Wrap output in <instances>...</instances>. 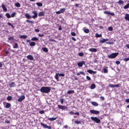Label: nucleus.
<instances>
[{
  "mask_svg": "<svg viewBox=\"0 0 129 129\" xmlns=\"http://www.w3.org/2000/svg\"><path fill=\"white\" fill-rule=\"evenodd\" d=\"M51 90V88L49 87H43L40 89V91L43 93H48Z\"/></svg>",
  "mask_w": 129,
  "mask_h": 129,
  "instance_id": "1",
  "label": "nucleus"
},
{
  "mask_svg": "<svg viewBox=\"0 0 129 129\" xmlns=\"http://www.w3.org/2000/svg\"><path fill=\"white\" fill-rule=\"evenodd\" d=\"M119 53L118 52L113 53L110 55L108 56L109 58H115L118 54Z\"/></svg>",
  "mask_w": 129,
  "mask_h": 129,
  "instance_id": "2",
  "label": "nucleus"
},
{
  "mask_svg": "<svg viewBox=\"0 0 129 129\" xmlns=\"http://www.w3.org/2000/svg\"><path fill=\"white\" fill-rule=\"evenodd\" d=\"M90 118L92 120L95 121L96 123H99L100 122V120L96 117H91Z\"/></svg>",
  "mask_w": 129,
  "mask_h": 129,
  "instance_id": "3",
  "label": "nucleus"
},
{
  "mask_svg": "<svg viewBox=\"0 0 129 129\" xmlns=\"http://www.w3.org/2000/svg\"><path fill=\"white\" fill-rule=\"evenodd\" d=\"M40 124L45 128H48V129H51V126H48L46 124H44L42 122H41Z\"/></svg>",
  "mask_w": 129,
  "mask_h": 129,
  "instance_id": "4",
  "label": "nucleus"
},
{
  "mask_svg": "<svg viewBox=\"0 0 129 129\" xmlns=\"http://www.w3.org/2000/svg\"><path fill=\"white\" fill-rule=\"evenodd\" d=\"M90 112L91 113L95 114H98L100 113V111H99L93 110H90Z\"/></svg>",
  "mask_w": 129,
  "mask_h": 129,
  "instance_id": "5",
  "label": "nucleus"
},
{
  "mask_svg": "<svg viewBox=\"0 0 129 129\" xmlns=\"http://www.w3.org/2000/svg\"><path fill=\"white\" fill-rule=\"evenodd\" d=\"M25 98V96L24 95H22L20 96L18 100V101L19 102H21Z\"/></svg>",
  "mask_w": 129,
  "mask_h": 129,
  "instance_id": "6",
  "label": "nucleus"
},
{
  "mask_svg": "<svg viewBox=\"0 0 129 129\" xmlns=\"http://www.w3.org/2000/svg\"><path fill=\"white\" fill-rule=\"evenodd\" d=\"M83 64H85V62L84 61H82L81 62H80L78 63L77 65L79 67H82Z\"/></svg>",
  "mask_w": 129,
  "mask_h": 129,
  "instance_id": "7",
  "label": "nucleus"
},
{
  "mask_svg": "<svg viewBox=\"0 0 129 129\" xmlns=\"http://www.w3.org/2000/svg\"><path fill=\"white\" fill-rule=\"evenodd\" d=\"M10 86L11 87H13L15 86V83L13 82H12L10 83L9 84Z\"/></svg>",
  "mask_w": 129,
  "mask_h": 129,
  "instance_id": "8",
  "label": "nucleus"
},
{
  "mask_svg": "<svg viewBox=\"0 0 129 129\" xmlns=\"http://www.w3.org/2000/svg\"><path fill=\"white\" fill-rule=\"evenodd\" d=\"M27 58L29 60H33L34 59V57L31 55H29L27 56Z\"/></svg>",
  "mask_w": 129,
  "mask_h": 129,
  "instance_id": "9",
  "label": "nucleus"
},
{
  "mask_svg": "<svg viewBox=\"0 0 129 129\" xmlns=\"http://www.w3.org/2000/svg\"><path fill=\"white\" fill-rule=\"evenodd\" d=\"M89 50L91 52H96L97 50L95 48H90L89 49Z\"/></svg>",
  "mask_w": 129,
  "mask_h": 129,
  "instance_id": "10",
  "label": "nucleus"
},
{
  "mask_svg": "<svg viewBox=\"0 0 129 129\" xmlns=\"http://www.w3.org/2000/svg\"><path fill=\"white\" fill-rule=\"evenodd\" d=\"M125 16L124 17V19L126 20L129 21V14H125Z\"/></svg>",
  "mask_w": 129,
  "mask_h": 129,
  "instance_id": "11",
  "label": "nucleus"
},
{
  "mask_svg": "<svg viewBox=\"0 0 129 129\" xmlns=\"http://www.w3.org/2000/svg\"><path fill=\"white\" fill-rule=\"evenodd\" d=\"M91 104L94 106H97L99 105L96 102H91Z\"/></svg>",
  "mask_w": 129,
  "mask_h": 129,
  "instance_id": "12",
  "label": "nucleus"
},
{
  "mask_svg": "<svg viewBox=\"0 0 129 129\" xmlns=\"http://www.w3.org/2000/svg\"><path fill=\"white\" fill-rule=\"evenodd\" d=\"M108 40L109 39H103L101 40H100V42L101 43H103L106 41H108Z\"/></svg>",
  "mask_w": 129,
  "mask_h": 129,
  "instance_id": "13",
  "label": "nucleus"
},
{
  "mask_svg": "<svg viewBox=\"0 0 129 129\" xmlns=\"http://www.w3.org/2000/svg\"><path fill=\"white\" fill-rule=\"evenodd\" d=\"M45 13L43 12H40L38 14V15L40 17L44 16Z\"/></svg>",
  "mask_w": 129,
  "mask_h": 129,
  "instance_id": "14",
  "label": "nucleus"
},
{
  "mask_svg": "<svg viewBox=\"0 0 129 129\" xmlns=\"http://www.w3.org/2000/svg\"><path fill=\"white\" fill-rule=\"evenodd\" d=\"M2 7L3 10L5 11L7 10V8L5 7V5L4 4H2Z\"/></svg>",
  "mask_w": 129,
  "mask_h": 129,
  "instance_id": "15",
  "label": "nucleus"
},
{
  "mask_svg": "<svg viewBox=\"0 0 129 129\" xmlns=\"http://www.w3.org/2000/svg\"><path fill=\"white\" fill-rule=\"evenodd\" d=\"M25 17L28 19H29L31 18V16H30L28 13H26L25 15Z\"/></svg>",
  "mask_w": 129,
  "mask_h": 129,
  "instance_id": "16",
  "label": "nucleus"
},
{
  "mask_svg": "<svg viewBox=\"0 0 129 129\" xmlns=\"http://www.w3.org/2000/svg\"><path fill=\"white\" fill-rule=\"evenodd\" d=\"M18 47V44L16 43H14V45L13 46V47L14 48H17Z\"/></svg>",
  "mask_w": 129,
  "mask_h": 129,
  "instance_id": "17",
  "label": "nucleus"
},
{
  "mask_svg": "<svg viewBox=\"0 0 129 129\" xmlns=\"http://www.w3.org/2000/svg\"><path fill=\"white\" fill-rule=\"evenodd\" d=\"M42 50L44 52H48V49L46 47H43L42 48Z\"/></svg>",
  "mask_w": 129,
  "mask_h": 129,
  "instance_id": "18",
  "label": "nucleus"
},
{
  "mask_svg": "<svg viewBox=\"0 0 129 129\" xmlns=\"http://www.w3.org/2000/svg\"><path fill=\"white\" fill-rule=\"evenodd\" d=\"M27 37L26 35H22L20 36L19 38H23L25 39L27 38Z\"/></svg>",
  "mask_w": 129,
  "mask_h": 129,
  "instance_id": "19",
  "label": "nucleus"
},
{
  "mask_svg": "<svg viewBox=\"0 0 129 129\" xmlns=\"http://www.w3.org/2000/svg\"><path fill=\"white\" fill-rule=\"evenodd\" d=\"M11 106V104L8 103H6L5 107L7 108H9Z\"/></svg>",
  "mask_w": 129,
  "mask_h": 129,
  "instance_id": "20",
  "label": "nucleus"
},
{
  "mask_svg": "<svg viewBox=\"0 0 129 129\" xmlns=\"http://www.w3.org/2000/svg\"><path fill=\"white\" fill-rule=\"evenodd\" d=\"M124 2L122 0H119L118 2H117V3L119 5H122L124 3Z\"/></svg>",
  "mask_w": 129,
  "mask_h": 129,
  "instance_id": "21",
  "label": "nucleus"
},
{
  "mask_svg": "<svg viewBox=\"0 0 129 129\" xmlns=\"http://www.w3.org/2000/svg\"><path fill=\"white\" fill-rule=\"evenodd\" d=\"M129 8V3H128L126 5L123 7L124 9H126Z\"/></svg>",
  "mask_w": 129,
  "mask_h": 129,
  "instance_id": "22",
  "label": "nucleus"
},
{
  "mask_svg": "<svg viewBox=\"0 0 129 129\" xmlns=\"http://www.w3.org/2000/svg\"><path fill=\"white\" fill-rule=\"evenodd\" d=\"M95 85L94 84H92L90 86V88L91 89H93L95 87Z\"/></svg>",
  "mask_w": 129,
  "mask_h": 129,
  "instance_id": "23",
  "label": "nucleus"
},
{
  "mask_svg": "<svg viewBox=\"0 0 129 129\" xmlns=\"http://www.w3.org/2000/svg\"><path fill=\"white\" fill-rule=\"evenodd\" d=\"M95 37L96 38L100 37H102V34H101L99 35L98 33H96L95 34Z\"/></svg>",
  "mask_w": 129,
  "mask_h": 129,
  "instance_id": "24",
  "label": "nucleus"
},
{
  "mask_svg": "<svg viewBox=\"0 0 129 129\" xmlns=\"http://www.w3.org/2000/svg\"><path fill=\"white\" fill-rule=\"evenodd\" d=\"M36 4L39 7H42L43 5L42 3H36Z\"/></svg>",
  "mask_w": 129,
  "mask_h": 129,
  "instance_id": "25",
  "label": "nucleus"
},
{
  "mask_svg": "<svg viewBox=\"0 0 129 129\" xmlns=\"http://www.w3.org/2000/svg\"><path fill=\"white\" fill-rule=\"evenodd\" d=\"M38 39L36 37H34L31 39V40L33 41H38Z\"/></svg>",
  "mask_w": 129,
  "mask_h": 129,
  "instance_id": "26",
  "label": "nucleus"
},
{
  "mask_svg": "<svg viewBox=\"0 0 129 129\" xmlns=\"http://www.w3.org/2000/svg\"><path fill=\"white\" fill-rule=\"evenodd\" d=\"M59 75V73H56V74L55 75V78L57 80H58V75Z\"/></svg>",
  "mask_w": 129,
  "mask_h": 129,
  "instance_id": "27",
  "label": "nucleus"
},
{
  "mask_svg": "<svg viewBox=\"0 0 129 129\" xmlns=\"http://www.w3.org/2000/svg\"><path fill=\"white\" fill-rule=\"evenodd\" d=\"M56 117H52L51 118H49L48 119L50 120L51 121H52L56 120Z\"/></svg>",
  "mask_w": 129,
  "mask_h": 129,
  "instance_id": "28",
  "label": "nucleus"
},
{
  "mask_svg": "<svg viewBox=\"0 0 129 129\" xmlns=\"http://www.w3.org/2000/svg\"><path fill=\"white\" fill-rule=\"evenodd\" d=\"M65 10L66 9L65 8H62L60 9V11L61 13H63L65 11Z\"/></svg>",
  "mask_w": 129,
  "mask_h": 129,
  "instance_id": "29",
  "label": "nucleus"
},
{
  "mask_svg": "<svg viewBox=\"0 0 129 129\" xmlns=\"http://www.w3.org/2000/svg\"><path fill=\"white\" fill-rule=\"evenodd\" d=\"M36 44L34 42H31L29 44V45L31 46H34Z\"/></svg>",
  "mask_w": 129,
  "mask_h": 129,
  "instance_id": "30",
  "label": "nucleus"
},
{
  "mask_svg": "<svg viewBox=\"0 0 129 129\" xmlns=\"http://www.w3.org/2000/svg\"><path fill=\"white\" fill-rule=\"evenodd\" d=\"M74 93V90H69L68 91L67 93L68 94H70L72 93Z\"/></svg>",
  "mask_w": 129,
  "mask_h": 129,
  "instance_id": "31",
  "label": "nucleus"
},
{
  "mask_svg": "<svg viewBox=\"0 0 129 129\" xmlns=\"http://www.w3.org/2000/svg\"><path fill=\"white\" fill-rule=\"evenodd\" d=\"M15 6L17 7H19L20 6V4L18 3H17L15 4Z\"/></svg>",
  "mask_w": 129,
  "mask_h": 129,
  "instance_id": "32",
  "label": "nucleus"
},
{
  "mask_svg": "<svg viewBox=\"0 0 129 129\" xmlns=\"http://www.w3.org/2000/svg\"><path fill=\"white\" fill-rule=\"evenodd\" d=\"M5 15L8 18H10L11 17V16L9 13H7L5 14Z\"/></svg>",
  "mask_w": 129,
  "mask_h": 129,
  "instance_id": "33",
  "label": "nucleus"
},
{
  "mask_svg": "<svg viewBox=\"0 0 129 129\" xmlns=\"http://www.w3.org/2000/svg\"><path fill=\"white\" fill-rule=\"evenodd\" d=\"M26 21L27 22L31 24H34V22L33 21H32L29 20H26Z\"/></svg>",
  "mask_w": 129,
  "mask_h": 129,
  "instance_id": "34",
  "label": "nucleus"
},
{
  "mask_svg": "<svg viewBox=\"0 0 129 129\" xmlns=\"http://www.w3.org/2000/svg\"><path fill=\"white\" fill-rule=\"evenodd\" d=\"M12 99V97L11 96H8L7 98V100L8 101L11 100Z\"/></svg>",
  "mask_w": 129,
  "mask_h": 129,
  "instance_id": "35",
  "label": "nucleus"
},
{
  "mask_svg": "<svg viewBox=\"0 0 129 129\" xmlns=\"http://www.w3.org/2000/svg\"><path fill=\"white\" fill-rule=\"evenodd\" d=\"M104 72V73H107L108 72V70L107 69L104 68L103 69Z\"/></svg>",
  "mask_w": 129,
  "mask_h": 129,
  "instance_id": "36",
  "label": "nucleus"
},
{
  "mask_svg": "<svg viewBox=\"0 0 129 129\" xmlns=\"http://www.w3.org/2000/svg\"><path fill=\"white\" fill-rule=\"evenodd\" d=\"M93 71L91 70H87V72L90 74H91L92 73Z\"/></svg>",
  "mask_w": 129,
  "mask_h": 129,
  "instance_id": "37",
  "label": "nucleus"
},
{
  "mask_svg": "<svg viewBox=\"0 0 129 129\" xmlns=\"http://www.w3.org/2000/svg\"><path fill=\"white\" fill-rule=\"evenodd\" d=\"M75 123H76L77 124H81V122L80 121H75Z\"/></svg>",
  "mask_w": 129,
  "mask_h": 129,
  "instance_id": "38",
  "label": "nucleus"
},
{
  "mask_svg": "<svg viewBox=\"0 0 129 129\" xmlns=\"http://www.w3.org/2000/svg\"><path fill=\"white\" fill-rule=\"evenodd\" d=\"M33 13L35 15H37V16H38L37 13L35 11H33Z\"/></svg>",
  "mask_w": 129,
  "mask_h": 129,
  "instance_id": "39",
  "label": "nucleus"
},
{
  "mask_svg": "<svg viewBox=\"0 0 129 129\" xmlns=\"http://www.w3.org/2000/svg\"><path fill=\"white\" fill-rule=\"evenodd\" d=\"M123 60L125 62H126L129 60V57L124 58L123 59Z\"/></svg>",
  "mask_w": 129,
  "mask_h": 129,
  "instance_id": "40",
  "label": "nucleus"
},
{
  "mask_svg": "<svg viewBox=\"0 0 129 129\" xmlns=\"http://www.w3.org/2000/svg\"><path fill=\"white\" fill-rule=\"evenodd\" d=\"M106 43L107 44H113L114 43L113 42H106Z\"/></svg>",
  "mask_w": 129,
  "mask_h": 129,
  "instance_id": "41",
  "label": "nucleus"
},
{
  "mask_svg": "<svg viewBox=\"0 0 129 129\" xmlns=\"http://www.w3.org/2000/svg\"><path fill=\"white\" fill-rule=\"evenodd\" d=\"M84 32L86 33H88L89 32V30L88 29H86L84 30Z\"/></svg>",
  "mask_w": 129,
  "mask_h": 129,
  "instance_id": "42",
  "label": "nucleus"
},
{
  "mask_svg": "<svg viewBox=\"0 0 129 129\" xmlns=\"http://www.w3.org/2000/svg\"><path fill=\"white\" fill-rule=\"evenodd\" d=\"M78 55L80 56H82L84 54L82 52H80L79 53Z\"/></svg>",
  "mask_w": 129,
  "mask_h": 129,
  "instance_id": "43",
  "label": "nucleus"
},
{
  "mask_svg": "<svg viewBox=\"0 0 129 129\" xmlns=\"http://www.w3.org/2000/svg\"><path fill=\"white\" fill-rule=\"evenodd\" d=\"M71 34L73 36H75L76 35V33L74 32H71Z\"/></svg>",
  "mask_w": 129,
  "mask_h": 129,
  "instance_id": "44",
  "label": "nucleus"
},
{
  "mask_svg": "<svg viewBox=\"0 0 129 129\" xmlns=\"http://www.w3.org/2000/svg\"><path fill=\"white\" fill-rule=\"evenodd\" d=\"M8 40L11 41L13 40H14V39L13 37H10L8 39Z\"/></svg>",
  "mask_w": 129,
  "mask_h": 129,
  "instance_id": "45",
  "label": "nucleus"
},
{
  "mask_svg": "<svg viewBox=\"0 0 129 129\" xmlns=\"http://www.w3.org/2000/svg\"><path fill=\"white\" fill-rule=\"evenodd\" d=\"M108 29L110 31H112L113 30V28L111 27H110L108 28Z\"/></svg>",
  "mask_w": 129,
  "mask_h": 129,
  "instance_id": "46",
  "label": "nucleus"
},
{
  "mask_svg": "<svg viewBox=\"0 0 129 129\" xmlns=\"http://www.w3.org/2000/svg\"><path fill=\"white\" fill-rule=\"evenodd\" d=\"M7 24L9 25H10L12 28H14V26L10 23H8Z\"/></svg>",
  "mask_w": 129,
  "mask_h": 129,
  "instance_id": "47",
  "label": "nucleus"
},
{
  "mask_svg": "<svg viewBox=\"0 0 129 129\" xmlns=\"http://www.w3.org/2000/svg\"><path fill=\"white\" fill-rule=\"evenodd\" d=\"M64 100V99L63 98L60 99V101L61 104H62L63 103V101Z\"/></svg>",
  "mask_w": 129,
  "mask_h": 129,
  "instance_id": "48",
  "label": "nucleus"
},
{
  "mask_svg": "<svg viewBox=\"0 0 129 129\" xmlns=\"http://www.w3.org/2000/svg\"><path fill=\"white\" fill-rule=\"evenodd\" d=\"M16 14V13L15 12H14L12 13L11 15V17H14L15 16V15Z\"/></svg>",
  "mask_w": 129,
  "mask_h": 129,
  "instance_id": "49",
  "label": "nucleus"
},
{
  "mask_svg": "<svg viewBox=\"0 0 129 129\" xmlns=\"http://www.w3.org/2000/svg\"><path fill=\"white\" fill-rule=\"evenodd\" d=\"M62 106H63L60 105H58V107L59 108L62 109Z\"/></svg>",
  "mask_w": 129,
  "mask_h": 129,
  "instance_id": "50",
  "label": "nucleus"
},
{
  "mask_svg": "<svg viewBox=\"0 0 129 129\" xmlns=\"http://www.w3.org/2000/svg\"><path fill=\"white\" fill-rule=\"evenodd\" d=\"M108 86L111 87H114V85L113 84H110L108 85Z\"/></svg>",
  "mask_w": 129,
  "mask_h": 129,
  "instance_id": "51",
  "label": "nucleus"
},
{
  "mask_svg": "<svg viewBox=\"0 0 129 129\" xmlns=\"http://www.w3.org/2000/svg\"><path fill=\"white\" fill-rule=\"evenodd\" d=\"M104 14H109V12L107 11H105L104 12Z\"/></svg>",
  "mask_w": 129,
  "mask_h": 129,
  "instance_id": "52",
  "label": "nucleus"
},
{
  "mask_svg": "<svg viewBox=\"0 0 129 129\" xmlns=\"http://www.w3.org/2000/svg\"><path fill=\"white\" fill-rule=\"evenodd\" d=\"M58 75L60 76L63 77L64 76V75L63 74H59Z\"/></svg>",
  "mask_w": 129,
  "mask_h": 129,
  "instance_id": "53",
  "label": "nucleus"
},
{
  "mask_svg": "<svg viewBox=\"0 0 129 129\" xmlns=\"http://www.w3.org/2000/svg\"><path fill=\"white\" fill-rule=\"evenodd\" d=\"M80 74H81L82 75H85V73L83 72L82 71H80Z\"/></svg>",
  "mask_w": 129,
  "mask_h": 129,
  "instance_id": "54",
  "label": "nucleus"
},
{
  "mask_svg": "<svg viewBox=\"0 0 129 129\" xmlns=\"http://www.w3.org/2000/svg\"><path fill=\"white\" fill-rule=\"evenodd\" d=\"M44 111L41 110V111H40L39 113L40 114H43L44 113Z\"/></svg>",
  "mask_w": 129,
  "mask_h": 129,
  "instance_id": "55",
  "label": "nucleus"
},
{
  "mask_svg": "<svg viewBox=\"0 0 129 129\" xmlns=\"http://www.w3.org/2000/svg\"><path fill=\"white\" fill-rule=\"evenodd\" d=\"M109 14L111 15L112 16H114L115 15V14L114 13H111L110 12H109Z\"/></svg>",
  "mask_w": 129,
  "mask_h": 129,
  "instance_id": "56",
  "label": "nucleus"
},
{
  "mask_svg": "<svg viewBox=\"0 0 129 129\" xmlns=\"http://www.w3.org/2000/svg\"><path fill=\"white\" fill-rule=\"evenodd\" d=\"M86 77L87 79L89 80H91L89 76H86Z\"/></svg>",
  "mask_w": 129,
  "mask_h": 129,
  "instance_id": "57",
  "label": "nucleus"
},
{
  "mask_svg": "<svg viewBox=\"0 0 129 129\" xmlns=\"http://www.w3.org/2000/svg\"><path fill=\"white\" fill-rule=\"evenodd\" d=\"M67 109V108L65 106H63L62 108V110H65Z\"/></svg>",
  "mask_w": 129,
  "mask_h": 129,
  "instance_id": "58",
  "label": "nucleus"
},
{
  "mask_svg": "<svg viewBox=\"0 0 129 129\" xmlns=\"http://www.w3.org/2000/svg\"><path fill=\"white\" fill-rule=\"evenodd\" d=\"M119 85L118 84H116L114 85V87H119Z\"/></svg>",
  "mask_w": 129,
  "mask_h": 129,
  "instance_id": "59",
  "label": "nucleus"
},
{
  "mask_svg": "<svg viewBox=\"0 0 129 129\" xmlns=\"http://www.w3.org/2000/svg\"><path fill=\"white\" fill-rule=\"evenodd\" d=\"M125 102L127 103H129V99H127L125 100Z\"/></svg>",
  "mask_w": 129,
  "mask_h": 129,
  "instance_id": "60",
  "label": "nucleus"
},
{
  "mask_svg": "<svg viewBox=\"0 0 129 129\" xmlns=\"http://www.w3.org/2000/svg\"><path fill=\"white\" fill-rule=\"evenodd\" d=\"M117 64H119L120 63V62L119 61H116L115 62Z\"/></svg>",
  "mask_w": 129,
  "mask_h": 129,
  "instance_id": "61",
  "label": "nucleus"
},
{
  "mask_svg": "<svg viewBox=\"0 0 129 129\" xmlns=\"http://www.w3.org/2000/svg\"><path fill=\"white\" fill-rule=\"evenodd\" d=\"M32 18H33L35 19V18H37V15L36 16V15H34L32 16Z\"/></svg>",
  "mask_w": 129,
  "mask_h": 129,
  "instance_id": "62",
  "label": "nucleus"
},
{
  "mask_svg": "<svg viewBox=\"0 0 129 129\" xmlns=\"http://www.w3.org/2000/svg\"><path fill=\"white\" fill-rule=\"evenodd\" d=\"M35 31H36L37 32H39V29H35Z\"/></svg>",
  "mask_w": 129,
  "mask_h": 129,
  "instance_id": "63",
  "label": "nucleus"
},
{
  "mask_svg": "<svg viewBox=\"0 0 129 129\" xmlns=\"http://www.w3.org/2000/svg\"><path fill=\"white\" fill-rule=\"evenodd\" d=\"M100 98L102 100H104V97L103 96H101Z\"/></svg>",
  "mask_w": 129,
  "mask_h": 129,
  "instance_id": "64",
  "label": "nucleus"
}]
</instances>
